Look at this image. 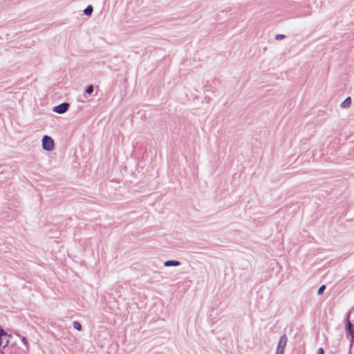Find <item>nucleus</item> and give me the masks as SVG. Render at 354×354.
I'll return each mask as SVG.
<instances>
[{"label": "nucleus", "instance_id": "nucleus-3", "mask_svg": "<svg viewBox=\"0 0 354 354\" xmlns=\"http://www.w3.org/2000/svg\"><path fill=\"white\" fill-rule=\"evenodd\" d=\"M68 106L69 105L68 103H62L58 106H55L53 108V111L58 113H64L68 110Z\"/></svg>", "mask_w": 354, "mask_h": 354}, {"label": "nucleus", "instance_id": "nucleus-13", "mask_svg": "<svg viewBox=\"0 0 354 354\" xmlns=\"http://www.w3.org/2000/svg\"><path fill=\"white\" fill-rule=\"evenodd\" d=\"M22 342H24V344H27V343H28V342H27V339H26V337H23V339H22Z\"/></svg>", "mask_w": 354, "mask_h": 354}, {"label": "nucleus", "instance_id": "nucleus-8", "mask_svg": "<svg viewBox=\"0 0 354 354\" xmlns=\"http://www.w3.org/2000/svg\"><path fill=\"white\" fill-rule=\"evenodd\" d=\"M93 91V87L92 85H90L87 87L86 90V92L88 93V94H91Z\"/></svg>", "mask_w": 354, "mask_h": 354}, {"label": "nucleus", "instance_id": "nucleus-2", "mask_svg": "<svg viewBox=\"0 0 354 354\" xmlns=\"http://www.w3.org/2000/svg\"><path fill=\"white\" fill-rule=\"evenodd\" d=\"M287 343V337L285 335L280 337L277 349V354H283Z\"/></svg>", "mask_w": 354, "mask_h": 354}, {"label": "nucleus", "instance_id": "nucleus-1", "mask_svg": "<svg viewBox=\"0 0 354 354\" xmlns=\"http://www.w3.org/2000/svg\"><path fill=\"white\" fill-rule=\"evenodd\" d=\"M42 147L44 149L47 151H52L54 149V141L53 140L48 136H44L42 139Z\"/></svg>", "mask_w": 354, "mask_h": 354}, {"label": "nucleus", "instance_id": "nucleus-12", "mask_svg": "<svg viewBox=\"0 0 354 354\" xmlns=\"http://www.w3.org/2000/svg\"><path fill=\"white\" fill-rule=\"evenodd\" d=\"M283 37H284V36H283V35H277L276 36V39H282V38H283Z\"/></svg>", "mask_w": 354, "mask_h": 354}, {"label": "nucleus", "instance_id": "nucleus-5", "mask_svg": "<svg viewBox=\"0 0 354 354\" xmlns=\"http://www.w3.org/2000/svg\"><path fill=\"white\" fill-rule=\"evenodd\" d=\"M179 262L176 261H167L165 263V266H178Z\"/></svg>", "mask_w": 354, "mask_h": 354}, {"label": "nucleus", "instance_id": "nucleus-9", "mask_svg": "<svg viewBox=\"0 0 354 354\" xmlns=\"http://www.w3.org/2000/svg\"><path fill=\"white\" fill-rule=\"evenodd\" d=\"M325 288H326L325 285H322V286H321L319 288V289H318L317 293H318L319 295H321V294L323 292V291L324 290V289H325Z\"/></svg>", "mask_w": 354, "mask_h": 354}, {"label": "nucleus", "instance_id": "nucleus-4", "mask_svg": "<svg viewBox=\"0 0 354 354\" xmlns=\"http://www.w3.org/2000/svg\"><path fill=\"white\" fill-rule=\"evenodd\" d=\"M351 97H346L344 101L342 103L341 106L342 107H348L350 106L351 104Z\"/></svg>", "mask_w": 354, "mask_h": 354}, {"label": "nucleus", "instance_id": "nucleus-10", "mask_svg": "<svg viewBox=\"0 0 354 354\" xmlns=\"http://www.w3.org/2000/svg\"><path fill=\"white\" fill-rule=\"evenodd\" d=\"M348 329L351 334L352 337H353V330L352 329V325L350 322H348Z\"/></svg>", "mask_w": 354, "mask_h": 354}, {"label": "nucleus", "instance_id": "nucleus-6", "mask_svg": "<svg viewBox=\"0 0 354 354\" xmlns=\"http://www.w3.org/2000/svg\"><path fill=\"white\" fill-rule=\"evenodd\" d=\"M93 12V7L91 6H87L85 10H84V12L85 15H90Z\"/></svg>", "mask_w": 354, "mask_h": 354}, {"label": "nucleus", "instance_id": "nucleus-7", "mask_svg": "<svg viewBox=\"0 0 354 354\" xmlns=\"http://www.w3.org/2000/svg\"><path fill=\"white\" fill-rule=\"evenodd\" d=\"M73 327L77 329V330H81V324L78 322H73Z\"/></svg>", "mask_w": 354, "mask_h": 354}, {"label": "nucleus", "instance_id": "nucleus-11", "mask_svg": "<svg viewBox=\"0 0 354 354\" xmlns=\"http://www.w3.org/2000/svg\"><path fill=\"white\" fill-rule=\"evenodd\" d=\"M317 354H324V349L322 348H319L317 351Z\"/></svg>", "mask_w": 354, "mask_h": 354}]
</instances>
